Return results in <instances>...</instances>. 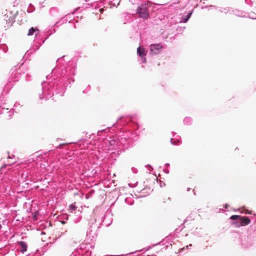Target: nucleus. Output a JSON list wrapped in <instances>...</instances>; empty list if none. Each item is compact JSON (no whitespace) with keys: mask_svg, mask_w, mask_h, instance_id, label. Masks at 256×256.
<instances>
[{"mask_svg":"<svg viewBox=\"0 0 256 256\" xmlns=\"http://www.w3.org/2000/svg\"><path fill=\"white\" fill-rule=\"evenodd\" d=\"M64 57V56L58 59L56 66L46 76V81L42 82L40 90L38 92L40 100H46L54 94L62 96L66 88L70 87L72 82H74L73 76L75 75L76 64L69 60L68 62H62Z\"/></svg>","mask_w":256,"mask_h":256,"instance_id":"nucleus-1","label":"nucleus"},{"mask_svg":"<svg viewBox=\"0 0 256 256\" xmlns=\"http://www.w3.org/2000/svg\"><path fill=\"white\" fill-rule=\"evenodd\" d=\"M108 146L109 150H114L111 153L116 154L119 155L124 150H127L132 146V139L127 136L124 134L116 138L109 140L106 143Z\"/></svg>","mask_w":256,"mask_h":256,"instance_id":"nucleus-2","label":"nucleus"},{"mask_svg":"<svg viewBox=\"0 0 256 256\" xmlns=\"http://www.w3.org/2000/svg\"><path fill=\"white\" fill-rule=\"evenodd\" d=\"M130 127H132L133 129L136 130L138 128V124L132 121V117L122 116L118 119L116 122L113 124L112 130L116 128L118 130L121 132L122 128H124V130H128V128Z\"/></svg>","mask_w":256,"mask_h":256,"instance_id":"nucleus-3","label":"nucleus"},{"mask_svg":"<svg viewBox=\"0 0 256 256\" xmlns=\"http://www.w3.org/2000/svg\"><path fill=\"white\" fill-rule=\"evenodd\" d=\"M149 8L150 6L147 4H142L138 6L136 13L140 18L143 19L148 18L150 17Z\"/></svg>","mask_w":256,"mask_h":256,"instance_id":"nucleus-4","label":"nucleus"},{"mask_svg":"<svg viewBox=\"0 0 256 256\" xmlns=\"http://www.w3.org/2000/svg\"><path fill=\"white\" fill-rule=\"evenodd\" d=\"M102 222L100 220L96 218H92L90 220L88 224V228L86 232V236L90 235L93 231H96L98 228H100Z\"/></svg>","mask_w":256,"mask_h":256,"instance_id":"nucleus-5","label":"nucleus"},{"mask_svg":"<svg viewBox=\"0 0 256 256\" xmlns=\"http://www.w3.org/2000/svg\"><path fill=\"white\" fill-rule=\"evenodd\" d=\"M252 240L248 236H240V244L244 248H248L253 245Z\"/></svg>","mask_w":256,"mask_h":256,"instance_id":"nucleus-6","label":"nucleus"},{"mask_svg":"<svg viewBox=\"0 0 256 256\" xmlns=\"http://www.w3.org/2000/svg\"><path fill=\"white\" fill-rule=\"evenodd\" d=\"M250 222V219L249 217L246 216H240L238 222H234L233 224H235L236 227L245 226L248 224Z\"/></svg>","mask_w":256,"mask_h":256,"instance_id":"nucleus-7","label":"nucleus"},{"mask_svg":"<svg viewBox=\"0 0 256 256\" xmlns=\"http://www.w3.org/2000/svg\"><path fill=\"white\" fill-rule=\"evenodd\" d=\"M162 46L160 44H153L150 46V54L152 55L158 54L162 49Z\"/></svg>","mask_w":256,"mask_h":256,"instance_id":"nucleus-8","label":"nucleus"},{"mask_svg":"<svg viewBox=\"0 0 256 256\" xmlns=\"http://www.w3.org/2000/svg\"><path fill=\"white\" fill-rule=\"evenodd\" d=\"M137 54L140 58L139 60L142 63L146 62V51L144 48L142 46H139L137 48Z\"/></svg>","mask_w":256,"mask_h":256,"instance_id":"nucleus-9","label":"nucleus"},{"mask_svg":"<svg viewBox=\"0 0 256 256\" xmlns=\"http://www.w3.org/2000/svg\"><path fill=\"white\" fill-rule=\"evenodd\" d=\"M18 245H19V250L21 252L24 253V252H26L28 248L27 244L26 242L24 241H20L18 242Z\"/></svg>","mask_w":256,"mask_h":256,"instance_id":"nucleus-10","label":"nucleus"},{"mask_svg":"<svg viewBox=\"0 0 256 256\" xmlns=\"http://www.w3.org/2000/svg\"><path fill=\"white\" fill-rule=\"evenodd\" d=\"M8 108H2V106H0V114H2L7 113L8 114V116L10 118H11L12 117V113L14 112V110H12H12L8 111Z\"/></svg>","mask_w":256,"mask_h":256,"instance_id":"nucleus-11","label":"nucleus"},{"mask_svg":"<svg viewBox=\"0 0 256 256\" xmlns=\"http://www.w3.org/2000/svg\"><path fill=\"white\" fill-rule=\"evenodd\" d=\"M18 14V12L14 14L13 16H10L6 20V23L8 26H12V24L15 22V18Z\"/></svg>","mask_w":256,"mask_h":256,"instance_id":"nucleus-12","label":"nucleus"},{"mask_svg":"<svg viewBox=\"0 0 256 256\" xmlns=\"http://www.w3.org/2000/svg\"><path fill=\"white\" fill-rule=\"evenodd\" d=\"M70 16V14H66L64 16L62 17L58 22H57L55 24L54 26H58V24L60 23V24H62L66 23L68 21V17Z\"/></svg>","mask_w":256,"mask_h":256,"instance_id":"nucleus-13","label":"nucleus"},{"mask_svg":"<svg viewBox=\"0 0 256 256\" xmlns=\"http://www.w3.org/2000/svg\"><path fill=\"white\" fill-rule=\"evenodd\" d=\"M192 13V10L188 12L186 16H183L180 22L186 23L190 18Z\"/></svg>","mask_w":256,"mask_h":256,"instance_id":"nucleus-14","label":"nucleus"},{"mask_svg":"<svg viewBox=\"0 0 256 256\" xmlns=\"http://www.w3.org/2000/svg\"><path fill=\"white\" fill-rule=\"evenodd\" d=\"M242 13L243 12L242 10H239L238 9H232L231 11L230 12V14H233L237 16H242Z\"/></svg>","mask_w":256,"mask_h":256,"instance_id":"nucleus-15","label":"nucleus"},{"mask_svg":"<svg viewBox=\"0 0 256 256\" xmlns=\"http://www.w3.org/2000/svg\"><path fill=\"white\" fill-rule=\"evenodd\" d=\"M38 32H39V30L37 28L31 27L28 30V36H32V35H34V32H38Z\"/></svg>","mask_w":256,"mask_h":256,"instance_id":"nucleus-16","label":"nucleus"},{"mask_svg":"<svg viewBox=\"0 0 256 256\" xmlns=\"http://www.w3.org/2000/svg\"><path fill=\"white\" fill-rule=\"evenodd\" d=\"M183 122L184 125H191L192 123V119L191 117L186 116L184 118Z\"/></svg>","mask_w":256,"mask_h":256,"instance_id":"nucleus-17","label":"nucleus"},{"mask_svg":"<svg viewBox=\"0 0 256 256\" xmlns=\"http://www.w3.org/2000/svg\"><path fill=\"white\" fill-rule=\"evenodd\" d=\"M232 9L230 7H226V8H220L219 11L221 12H224L225 14H227L228 13L230 14V12Z\"/></svg>","mask_w":256,"mask_h":256,"instance_id":"nucleus-18","label":"nucleus"},{"mask_svg":"<svg viewBox=\"0 0 256 256\" xmlns=\"http://www.w3.org/2000/svg\"><path fill=\"white\" fill-rule=\"evenodd\" d=\"M125 202L130 206H132L134 204V200L132 198H126L124 200Z\"/></svg>","mask_w":256,"mask_h":256,"instance_id":"nucleus-19","label":"nucleus"},{"mask_svg":"<svg viewBox=\"0 0 256 256\" xmlns=\"http://www.w3.org/2000/svg\"><path fill=\"white\" fill-rule=\"evenodd\" d=\"M35 10V7L32 4H30L27 9V12L28 13H31L34 12Z\"/></svg>","mask_w":256,"mask_h":256,"instance_id":"nucleus-20","label":"nucleus"},{"mask_svg":"<svg viewBox=\"0 0 256 256\" xmlns=\"http://www.w3.org/2000/svg\"><path fill=\"white\" fill-rule=\"evenodd\" d=\"M75 202L74 204H70L68 206V210L72 212H73L75 211L76 208V206L75 205Z\"/></svg>","mask_w":256,"mask_h":256,"instance_id":"nucleus-21","label":"nucleus"},{"mask_svg":"<svg viewBox=\"0 0 256 256\" xmlns=\"http://www.w3.org/2000/svg\"><path fill=\"white\" fill-rule=\"evenodd\" d=\"M94 193V190H90L89 192L85 195V198L86 199L90 198L92 196Z\"/></svg>","mask_w":256,"mask_h":256,"instance_id":"nucleus-22","label":"nucleus"},{"mask_svg":"<svg viewBox=\"0 0 256 256\" xmlns=\"http://www.w3.org/2000/svg\"><path fill=\"white\" fill-rule=\"evenodd\" d=\"M87 5L88 6V8L90 7H94L95 8H98L100 7V6H98V4H97L96 3V2H94L93 3H91L90 4H87ZM88 6H86V8H88Z\"/></svg>","mask_w":256,"mask_h":256,"instance_id":"nucleus-23","label":"nucleus"},{"mask_svg":"<svg viewBox=\"0 0 256 256\" xmlns=\"http://www.w3.org/2000/svg\"><path fill=\"white\" fill-rule=\"evenodd\" d=\"M201 230H202V228H196L194 232V234L198 237L202 236V234H200Z\"/></svg>","mask_w":256,"mask_h":256,"instance_id":"nucleus-24","label":"nucleus"},{"mask_svg":"<svg viewBox=\"0 0 256 256\" xmlns=\"http://www.w3.org/2000/svg\"><path fill=\"white\" fill-rule=\"evenodd\" d=\"M240 215H232L230 217V219L232 220H234V222H238L239 220V218H240Z\"/></svg>","mask_w":256,"mask_h":256,"instance_id":"nucleus-25","label":"nucleus"},{"mask_svg":"<svg viewBox=\"0 0 256 256\" xmlns=\"http://www.w3.org/2000/svg\"><path fill=\"white\" fill-rule=\"evenodd\" d=\"M111 129H112V128L110 127H108L106 129H103V130H99L98 131L97 134H98V136H99V135H100V134L101 132H106V130L110 132Z\"/></svg>","mask_w":256,"mask_h":256,"instance_id":"nucleus-26","label":"nucleus"},{"mask_svg":"<svg viewBox=\"0 0 256 256\" xmlns=\"http://www.w3.org/2000/svg\"><path fill=\"white\" fill-rule=\"evenodd\" d=\"M180 141L179 140H174L172 138H170V143L172 145H176V144H178L179 143H180Z\"/></svg>","mask_w":256,"mask_h":256,"instance_id":"nucleus-27","label":"nucleus"},{"mask_svg":"<svg viewBox=\"0 0 256 256\" xmlns=\"http://www.w3.org/2000/svg\"><path fill=\"white\" fill-rule=\"evenodd\" d=\"M120 2V1H119L118 2H117V4H116V2H113L112 1H109V2H108V5H109V6H111V5H112V6H118V5H119Z\"/></svg>","mask_w":256,"mask_h":256,"instance_id":"nucleus-28","label":"nucleus"},{"mask_svg":"<svg viewBox=\"0 0 256 256\" xmlns=\"http://www.w3.org/2000/svg\"><path fill=\"white\" fill-rule=\"evenodd\" d=\"M15 162H8V164H4L2 167H1V169H2L4 168H6V167L7 166H11L12 164H14Z\"/></svg>","mask_w":256,"mask_h":256,"instance_id":"nucleus-29","label":"nucleus"},{"mask_svg":"<svg viewBox=\"0 0 256 256\" xmlns=\"http://www.w3.org/2000/svg\"><path fill=\"white\" fill-rule=\"evenodd\" d=\"M90 85H88L87 86L86 88L83 90V93L86 94L88 92L90 91Z\"/></svg>","mask_w":256,"mask_h":256,"instance_id":"nucleus-30","label":"nucleus"},{"mask_svg":"<svg viewBox=\"0 0 256 256\" xmlns=\"http://www.w3.org/2000/svg\"><path fill=\"white\" fill-rule=\"evenodd\" d=\"M90 85H88L87 86L86 88L83 90V93L86 94L88 92L90 91Z\"/></svg>","mask_w":256,"mask_h":256,"instance_id":"nucleus-31","label":"nucleus"},{"mask_svg":"<svg viewBox=\"0 0 256 256\" xmlns=\"http://www.w3.org/2000/svg\"><path fill=\"white\" fill-rule=\"evenodd\" d=\"M90 85H88L87 86L86 88L83 90V93L86 94L88 92L90 91Z\"/></svg>","mask_w":256,"mask_h":256,"instance_id":"nucleus-32","label":"nucleus"},{"mask_svg":"<svg viewBox=\"0 0 256 256\" xmlns=\"http://www.w3.org/2000/svg\"><path fill=\"white\" fill-rule=\"evenodd\" d=\"M131 170H132V172L134 174H136L138 172V170L136 168H134V167H132Z\"/></svg>","mask_w":256,"mask_h":256,"instance_id":"nucleus-33","label":"nucleus"},{"mask_svg":"<svg viewBox=\"0 0 256 256\" xmlns=\"http://www.w3.org/2000/svg\"><path fill=\"white\" fill-rule=\"evenodd\" d=\"M244 1L246 4L252 6V4H250L252 2L251 0H244Z\"/></svg>","mask_w":256,"mask_h":256,"instance_id":"nucleus-34","label":"nucleus"},{"mask_svg":"<svg viewBox=\"0 0 256 256\" xmlns=\"http://www.w3.org/2000/svg\"><path fill=\"white\" fill-rule=\"evenodd\" d=\"M72 14H70V16H68V21L69 20V21H68V22H69V23H70V21H71V20H72Z\"/></svg>","mask_w":256,"mask_h":256,"instance_id":"nucleus-35","label":"nucleus"},{"mask_svg":"<svg viewBox=\"0 0 256 256\" xmlns=\"http://www.w3.org/2000/svg\"><path fill=\"white\" fill-rule=\"evenodd\" d=\"M28 174V172H26V174L24 172H23L22 174V178H23V177H26Z\"/></svg>","mask_w":256,"mask_h":256,"instance_id":"nucleus-36","label":"nucleus"},{"mask_svg":"<svg viewBox=\"0 0 256 256\" xmlns=\"http://www.w3.org/2000/svg\"><path fill=\"white\" fill-rule=\"evenodd\" d=\"M66 144H61L60 145H58V146L56 147V148H60L62 146L65 145Z\"/></svg>","mask_w":256,"mask_h":256,"instance_id":"nucleus-37","label":"nucleus"},{"mask_svg":"<svg viewBox=\"0 0 256 256\" xmlns=\"http://www.w3.org/2000/svg\"><path fill=\"white\" fill-rule=\"evenodd\" d=\"M146 166L149 167L150 168V169H148L150 171H152L153 170V168L150 165L148 164L146 165Z\"/></svg>","mask_w":256,"mask_h":256,"instance_id":"nucleus-38","label":"nucleus"},{"mask_svg":"<svg viewBox=\"0 0 256 256\" xmlns=\"http://www.w3.org/2000/svg\"><path fill=\"white\" fill-rule=\"evenodd\" d=\"M164 172L166 173V174H168L169 173V170H166V169H164L163 170Z\"/></svg>","mask_w":256,"mask_h":256,"instance_id":"nucleus-39","label":"nucleus"},{"mask_svg":"<svg viewBox=\"0 0 256 256\" xmlns=\"http://www.w3.org/2000/svg\"><path fill=\"white\" fill-rule=\"evenodd\" d=\"M151 248H152V246H149L146 248H144V250H150Z\"/></svg>","mask_w":256,"mask_h":256,"instance_id":"nucleus-40","label":"nucleus"},{"mask_svg":"<svg viewBox=\"0 0 256 256\" xmlns=\"http://www.w3.org/2000/svg\"><path fill=\"white\" fill-rule=\"evenodd\" d=\"M39 188V186H34V188H32L33 189H34L36 190H38V188Z\"/></svg>","mask_w":256,"mask_h":256,"instance_id":"nucleus-41","label":"nucleus"},{"mask_svg":"<svg viewBox=\"0 0 256 256\" xmlns=\"http://www.w3.org/2000/svg\"><path fill=\"white\" fill-rule=\"evenodd\" d=\"M188 217L186 218V220H184V224H182V226L184 225V223H186L188 220Z\"/></svg>","mask_w":256,"mask_h":256,"instance_id":"nucleus-42","label":"nucleus"},{"mask_svg":"<svg viewBox=\"0 0 256 256\" xmlns=\"http://www.w3.org/2000/svg\"><path fill=\"white\" fill-rule=\"evenodd\" d=\"M104 9L103 8L100 9V13H102L104 12Z\"/></svg>","mask_w":256,"mask_h":256,"instance_id":"nucleus-43","label":"nucleus"},{"mask_svg":"<svg viewBox=\"0 0 256 256\" xmlns=\"http://www.w3.org/2000/svg\"><path fill=\"white\" fill-rule=\"evenodd\" d=\"M209 7H212V8H218L216 6H214V5H210Z\"/></svg>","mask_w":256,"mask_h":256,"instance_id":"nucleus-44","label":"nucleus"},{"mask_svg":"<svg viewBox=\"0 0 256 256\" xmlns=\"http://www.w3.org/2000/svg\"><path fill=\"white\" fill-rule=\"evenodd\" d=\"M12 157H14V156L12 155V156H8V158H12Z\"/></svg>","mask_w":256,"mask_h":256,"instance_id":"nucleus-45","label":"nucleus"},{"mask_svg":"<svg viewBox=\"0 0 256 256\" xmlns=\"http://www.w3.org/2000/svg\"><path fill=\"white\" fill-rule=\"evenodd\" d=\"M4 18H4V20H6V18H8V16H6V14H4Z\"/></svg>","mask_w":256,"mask_h":256,"instance_id":"nucleus-46","label":"nucleus"},{"mask_svg":"<svg viewBox=\"0 0 256 256\" xmlns=\"http://www.w3.org/2000/svg\"><path fill=\"white\" fill-rule=\"evenodd\" d=\"M165 166H170V164L168 163H166L165 164Z\"/></svg>","mask_w":256,"mask_h":256,"instance_id":"nucleus-47","label":"nucleus"},{"mask_svg":"<svg viewBox=\"0 0 256 256\" xmlns=\"http://www.w3.org/2000/svg\"><path fill=\"white\" fill-rule=\"evenodd\" d=\"M172 136H175V134H176V132H172Z\"/></svg>","mask_w":256,"mask_h":256,"instance_id":"nucleus-48","label":"nucleus"},{"mask_svg":"<svg viewBox=\"0 0 256 256\" xmlns=\"http://www.w3.org/2000/svg\"><path fill=\"white\" fill-rule=\"evenodd\" d=\"M228 204H225V208H228Z\"/></svg>","mask_w":256,"mask_h":256,"instance_id":"nucleus-49","label":"nucleus"},{"mask_svg":"<svg viewBox=\"0 0 256 256\" xmlns=\"http://www.w3.org/2000/svg\"><path fill=\"white\" fill-rule=\"evenodd\" d=\"M78 192H76V193H74V196H76V195H78Z\"/></svg>","mask_w":256,"mask_h":256,"instance_id":"nucleus-50","label":"nucleus"},{"mask_svg":"<svg viewBox=\"0 0 256 256\" xmlns=\"http://www.w3.org/2000/svg\"><path fill=\"white\" fill-rule=\"evenodd\" d=\"M189 246H192V244H190L189 246H187L186 248H188Z\"/></svg>","mask_w":256,"mask_h":256,"instance_id":"nucleus-51","label":"nucleus"},{"mask_svg":"<svg viewBox=\"0 0 256 256\" xmlns=\"http://www.w3.org/2000/svg\"><path fill=\"white\" fill-rule=\"evenodd\" d=\"M190 188H188V189H187V190H188V191H190Z\"/></svg>","mask_w":256,"mask_h":256,"instance_id":"nucleus-52","label":"nucleus"},{"mask_svg":"<svg viewBox=\"0 0 256 256\" xmlns=\"http://www.w3.org/2000/svg\"><path fill=\"white\" fill-rule=\"evenodd\" d=\"M133 254V252H130V254H128L127 255H130V254Z\"/></svg>","mask_w":256,"mask_h":256,"instance_id":"nucleus-53","label":"nucleus"},{"mask_svg":"<svg viewBox=\"0 0 256 256\" xmlns=\"http://www.w3.org/2000/svg\"><path fill=\"white\" fill-rule=\"evenodd\" d=\"M70 144H76V142H70Z\"/></svg>","mask_w":256,"mask_h":256,"instance_id":"nucleus-54","label":"nucleus"},{"mask_svg":"<svg viewBox=\"0 0 256 256\" xmlns=\"http://www.w3.org/2000/svg\"><path fill=\"white\" fill-rule=\"evenodd\" d=\"M34 219H36V216H34Z\"/></svg>","mask_w":256,"mask_h":256,"instance_id":"nucleus-55","label":"nucleus"},{"mask_svg":"<svg viewBox=\"0 0 256 256\" xmlns=\"http://www.w3.org/2000/svg\"><path fill=\"white\" fill-rule=\"evenodd\" d=\"M52 150H48V152H52Z\"/></svg>","mask_w":256,"mask_h":256,"instance_id":"nucleus-56","label":"nucleus"},{"mask_svg":"<svg viewBox=\"0 0 256 256\" xmlns=\"http://www.w3.org/2000/svg\"><path fill=\"white\" fill-rule=\"evenodd\" d=\"M104 218V216H102V218H101V219H100V220H102V218Z\"/></svg>","mask_w":256,"mask_h":256,"instance_id":"nucleus-57","label":"nucleus"},{"mask_svg":"<svg viewBox=\"0 0 256 256\" xmlns=\"http://www.w3.org/2000/svg\"><path fill=\"white\" fill-rule=\"evenodd\" d=\"M164 186L165 185V184H164H164H162V186H164Z\"/></svg>","mask_w":256,"mask_h":256,"instance_id":"nucleus-58","label":"nucleus"},{"mask_svg":"<svg viewBox=\"0 0 256 256\" xmlns=\"http://www.w3.org/2000/svg\"><path fill=\"white\" fill-rule=\"evenodd\" d=\"M164 186L165 185V184H164H164H162V186H164Z\"/></svg>","mask_w":256,"mask_h":256,"instance_id":"nucleus-59","label":"nucleus"},{"mask_svg":"<svg viewBox=\"0 0 256 256\" xmlns=\"http://www.w3.org/2000/svg\"><path fill=\"white\" fill-rule=\"evenodd\" d=\"M113 256L112 255H108V256Z\"/></svg>","mask_w":256,"mask_h":256,"instance_id":"nucleus-60","label":"nucleus"},{"mask_svg":"<svg viewBox=\"0 0 256 256\" xmlns=\"http://www.w3.org/2000/svg\"><path fill=\"white\" fill-rule=\"evenodd\" d=\"M142 250H139L138 251H139V252H141V251H142Z\"/></svg>","mask_w":256,"mask_h":256,"instance_id":"nucleus-61","label":"nucleus"},{"mask_svg":"<svg viewBox=\"0 0 256 256\" xmlns=\"http://www.w3.org/2000/svg\"><path fill=\"white\" fill-rule=\"evenodd\" d=\"M0 106H2L1 105H0Z\"/></svg>","mask_w":256,"mask_h":256,"instance_id":"nucleus-62","label":"nucleus"}]
</instances>
